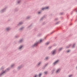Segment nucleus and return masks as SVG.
<instances>
[{
	"mask_svg": "<svg viewBox=\"0 0 77 77\" xmlns=\"http://www.w3.org/2000/svg\"><path fill=\"white\" fill-rule=\"evenodd\" d=\"M21 41H22V40H20V42H21Z\"/></svg>",
	"mask_w": 77,
	"mask_h": 77,
	"instance_id": "f3484780",
	"label": "nucleus"
},
{
	"mask_svg": "<svg viewBox=\"0 0 77 77\" xmlns=\"http://www.w3.org/2000/svg\"><path fill=\"white\" fill-rule=\"evenodd\" d=\"M48 44H49V43L47 42V43L46 44V45H48Z\"/></svg>",
	"mask_w": 77,
	"mask_h": 77,
	"instance_id": "1a4fd4ad",
	"label": "nucleus"
},
{
	"mask_svg": "<svg viewBox=\"0 0 77 77\" xmlns=\"http://www.w3.org/2000/svg\"><path fill=\"white\" fill-rule=\"evenodd\" d=\"M58 62H59V60H57V61H56L55 63H53L54 65H56V63H57Z\"/></svg>",
	"mask_w": 77,
	"mask_h": 77,
	"instance_id": "f257e3e1",
	"label": "nucleus"
},
{
	"mask_svg": "<svg viewBox=\"0 0 77 77\" xmlns=\"http://www.w3.org/2000/svg\"><path fill=\"white\" fill-rule=\"evenodd\" d=\"M35 77H36V75H35Z\"/></svg>",
	"mask_w": 77,
	"mask_h": 77,
	"instance_id": "6ab92c4d",
	"label": "nucleus"
},
{
	"mask_svg": "<svg viewBox=\"0 0 77 77\" xmlns=\"http://www.w3.org/2000/svg\"><path fill=\"white\" fill-rule=\"evenodd\" d=\"M48 59V57H47V58H46V59Z\"/></svg>",
	"mask_w": 77,
	"mask_h": 77,
	"instance_id": "a211bd4d",
	"label": "nucleus"
},
{
	"mask_svg": "<svg viewBox=\"0 0 77 77\" xmlns=\"http://www.w3.org/2000/svg\"><path fill=\"white\" fill-rule=\"evenodd\" d=\"M40 12H38V14H40Z\"/></svg>",
	"mask_w": 77,
	"mask_h": 77,
	"instance_id": "aec40b11",
	"label": "nucleus"
},
{
	"mask_svg": "<svg viewBox=\"0 0 77 77\" xmlns=\"http://www.w3.org/2000/svg\"><path fill=\"white\" fill-rule=\"evenodd\" d=\"M56 53V51H54L52 53L53 54H54V53Z\"/></svg>",
	"mask_w": 77,
	"mask_h": 77,
	"instance_id": "7ed1b4c3",
	"label": "nucleus"
},
{
	"mask_svg": "<svg viewBox=\"0 0 77 77\" xmlns=\"http://www.w3.org/2000/svg\"><path fill=\"white\" fill-rule=\"evenodd\" d=\"M49 8L48 7H47L45 8L42 9V10H44V9H48Z\"/></svg>",
	"mask_w": 77,
	"mask_h": 77,
	"instance_id": "f03ea898",
	"label": "nucleus"
},
{
	"mask_svg": "<svg viewBox=\"0 0 77 77\" xmlns=\"http://www.w3.org/2000/svg\"><path fill=\"white\" fill-rule=\"evenodd\" d=\"M72 75H69V77H72Z\"/></svg>",
	"mask_w": 77,
	"mask_h": 77,
	"instance_id": "f8f14e48",
	"label": "nucleus"
},
{
	"mask_svg": "<svg viewBox=\"0 0 77 77\" xmlns=\"http://www.w3.org/2000/svg\"><path fill=\"white\" fill-rule=\"evenodd\" d=\"M45 74H47V72H45Z\"/></svg>",
	"mask_w": 77,
	"mask_h": 77,
	"instance_id": "ddd939ff",
	"label": "nucleus"
},
{
	"mask_svg": "<svg viewBox=\"0 0 77 77\" xmlns=\"http://www.w3.org/2000/svg\"><path fill=\"white\" fill-rule=\"evenodd\" d=\"M62 48H61L59 50V51H60V50H62Z\"/></svg>",
	"mask_w": 77,
	"mask_h": 77,
	"instance_id": "9d476101",
	"label": "nucleus"
},
{
	"mask_svg": "<svg viewBox=\"0 0 77 77\" xmlns=\"http://www.w3.org/2000/svg\"><path fill=\"white\" fill-rule=\"evenodd\" d=\"M42 75V74H39V77H40Z\"/></svg>",
	"mask_w": 77,
	"mask_h": 77,
	"instance_id": "0eeeda50",
	"label": "nucleus"
},
{
	"mask_svg": "<svg viewBox=\"0 0 77 77\" xmlns=\"http://www.w3.org/2000/svg\"><path fill=\"white\" fill-rule=\"evenodd\" d=\"M3 73H2V74H1V75H2V74H3Z\"/></svg>",
	"mask_w": 77,
	"mask_h": 77,
	"instance_id": "412c9836",
	"label": "nucleus"
},
{
	"mask_svg": "<svg viewBox=\"0 0 77 77\" xmlns=\"http://www.w3.org/2000/svg\"><path fill=\"white\" fill-rule=\"evenodd\" d=\"M10 29L9 28H8L6 29L7 30H9Z\"/></svg>",
	"mask_w": 77,
	"mask_h": 77,
	"instance_id": "423d86ee",
	"label": "nucleus"
},
{
	"mask_svg": "<svg viewBox=\"0 0 77 77\" xmlns=\"http://www.w3.org/2000/svg\"><path fill=\"white\" fill-rule=\"evenodd\" d=\"M60 70V69H58L57 71V72H59Z\"/></svg>",
	"mask_w": 77,
	"mask_h": 77,
	"instance_id": "20e7f679",
	"label": "nucleus"
},
{
	"mask_svg": "<svg viewBox=\"0 0 77 77\" xmlns=\"http://www.w3.org/2000/svg\"><path fill=\"white\" fill-rule=\"evenodd\" d=\"M69 51H67V52L68 53V52H69Z\"/></svg>",
	"mask_w": 77,
	"mask_h": 77,
	"instance_id": "dca6fc26",
	"label": "nucleus"
},
{
	"mask_svg": "<svg viewBox=\"0 0 77 77\" xmlns=\"http://www.w3.org/2000/svg\"><path fill=\"white\" fill-rule=\"evenodd\" d=\"M40 64H41V63H39L38 64V65H40Z\"/></svg>",
	"mask_w": 77,
	"mask_h": 77,
	"instance_id": "4468645a",
	"label": "nucleus"
},
{
	"mask_svg": "<svg viewBox=\"0 0 77 77\" xmlns=\"http://www.w3.org/2000/svg\"><path fill=\"white\" fill-rule=\"evenodd\" d=\"M69 47H70V46H69V47H66V48H69Z\"/></svg>",
	"mask_w": 77,
	"mask_h": 77,
	"instance_id": "2eb2a0df",
	"label": "nucleus"
},
{
	"mask_svg": "<svg viewBox=\"0 0 77 77\" xmlns=\"http://www.w3.org/2000/svg\"><path fill=\"white\" fill-rule=\"evenodd\" d=\"M22 47H23V46H20L19 48V49H21V48H22Z\"/></svg>",
	"mask_w": 77,
	"mask_h": 77,
	"instance_id": "39448f33",
	"label": "nucleus"
},
{
	"mask_svg": "<svg viewBox=\"0 0 77 77\" xmlns=\"http://www.w3.org/2000/svg\"><path fill=\"white\" fill-rule=\"evenodd\" d=\"M37 45V43H36L34 45V46H36Z\"/></svg>",
	"mask_w": 77,
	"mask_h": 77,
	"instance_id": "6e6552de",
	"label": "nucleus"
},
{
	"mask_svg": "<svg viewBox=\"0 0 77 77\" xmlns=\"http://www.w3.org/2000/svg\"><path fill=\"white\" fill-rule=\"evenodd\" d=\"M42 40H40V42H42Z\"/></svg>",
	"mask_w": 77,
	"mask_h": 77,
	"instance_id": "9b49d317",
	"label": "nucleus"
}]
</instances>
